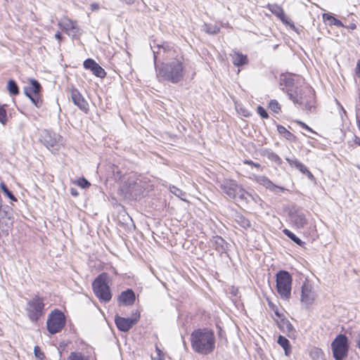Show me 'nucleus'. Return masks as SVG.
I'll use <instances>...</instances> for the list:
<instances>
[{
	"instance_id": "obj_1",
	"label": "nucleus",
	"mask_w": 360,
	"mask_h": 360,
	"mask_svg": "<svg viewBox=\"0 0 360 360\" xmlns=\"http://www.w3.org/2000/svg\"><path fill=\"white\" fill-rule=\"evenodd\" d=\"M157 77L160 81L176 84L184 79L185 66L182 56H176L172 61L155 67Z\"/></svg>"
},
{
	"instance_id": "obj_2",
	"label": "nucleus",
	"mask_w": 360,
	"mask_h": 360,
	"mask_svg": "<svg viewBox=\"0 0 360 360\" xmlns=\"http://www.w3.org/2000/svg\"><path fill=\"white\" fill-rule=\"evenodd\" d=\"M193 349L200 354H211L215 348V336L212 330L198 329L191 335Z\"/></svg>"
},
{
	"instance_id": "obj_3",
	"label": "nucleus",
	"mask_w": 360,
	"mask_h": 360,
	"mask_svg": "<svg viewBox=\"0 0 360 360\" xmlns=\"http://www.w3.org/2000/svg\"><path fill=\"white\" fill-rule=\"evenodd\" d=\"M220 188L224 193L232 199H239L240 200L248 201V197H250L255 202L257 201V199H259L257 195L255 198L253 195L245 191L234 180L224 179L220 184Z\"/></svg>"
},
{
	"instance_id": "obj_4",
	"label": "nucleus",
	"mask_w": 360,
	"mask_h": 360,
	"mask_svg": "<svg viewBox=\"0 0 360 360\" xmlns=\"http://www.w3.org/2000/svg\"><path fill=\"white\" fill-rule=\"evenodd\" d=\"M289 98L296 104L303 105L305 109L311 111L314 108V95L313 91L307 88L304 90L297 88L295 90H288Z\"/></svg>"
},
{
	"instance_id": "obj_5",
	"label": "nucleus",
	"mask_w": 360,
	"mask_h": 360,
	"mask_svg": "<svg viewBox=\"0 0 360 360\" xmlns=\"http://www.w3.org/2000/svg\"><path fill=\"white\" fill-rule=\"evenodd\" d=\"M276 289L280 297L283 300H289L291 296L292 278L289 272L279 271L276 275Z\"/></svg>"
},
{
	"instance_id": "obj_6",
	"label": "nucleus",
	"mask_w": 360,
	"mask_h": 360,
	"mask_svg": "<svg viewBox=\"0 0 360 360\" xmlns=\"http://www.w3.org/2000/svg\"><path fill=\"white\" fill-rule=\"evenodd\" d=\"M95 295L103 302H109L112 297L110 288L108 285V276L106 274L99 275L92 283Z\"/></svg>"
},
{
	"instance_id": "obj_7",
	"label": "nucleus",
	"mask_w": 360,
	"mask_h": 360,
	"mask_svg": "<svg viewBox=\"0 0 360 360\" xmlns=\"http://www.w3.org/2000/svg\"><path fill=\"white\" fill-rule=\"evenodd\" d=\"M154 56L155 67L157 62L160 60H167L169 58H174L176 56H179L176 54L175 49H173L168 43L164 42L162 44H156L155 41L153 45H150Z\"/></svg>"
},
{
	"instance_id": "obj_8",
	"label": "nucleus",
	"mask_w": 360,
	"mask_h": 360,
	"mask_svg": "<svg viewBox=\"0 0 360 360\" xmlns=\"http://www.w3.org/2000/svg\"><path fill=\"white\" fill-rule=\"evenodd\" d=\"M44 300L39 296H34L27 304L26 311L28 318L32 322L37 321L44 314Z\"/></svg>"
},
{
	"instance_id": "obj_9",
	"label": "nucleus",
	"mask_w": 360,
	"mask_h": 360,
	"mask_svg": "<svg viewBox=\"0 0 360 360\" xmlns=\"http://www.w3.org/2000/svg\"><path fill=\"white\" fill-rule=\"evenodd\" d=\"M65 325V318L63 312L55 310L49 316L46 321L47 330L51 334L59 333Z\"/></svg>"
},
{
	"instance_id": "obj_10",
	"label": "nucleus",
	"mask_w": 360,
	"mask_h": 360,
	"mask_svg": "<svg viewBox=\"0 0 360 360\" xmlns=\"http://www.w3.org/2000/svg\"><path fill=\"white\" fill-rule=\"evenodd\" d=\"M333 357L335 360H343L347 355L348 340L345 335H338L331 344Z\"/></svg>"
},
{
	"instance_id": "obj_11",
	"label": "nucleus",
	"mask_w": 360,
	"mask_h": 360,
	"mask_svg": "<svg viewBox=\"0 0 360 360\" xmlns=\"http://www.w3.org/2000/svg\"><path fill=\"white\" fill-rule=\"evenodd\" d=\"M41 84L35 79H30L28 86L24 87L25 94L31 100L32 103L40 108L42 105V100L40 96Z\"/></svg>"
},
{
	"instance_id": "obj_12",
	"label": "nucleus",
	"mask_w": 360,
	"mask_h": 360,
	"mask_svg": "<svg viewBox=\"0 0 360 360\" xmlns=\"http://www.w3.org/2000/svg\"><path fill=\"white\" fill-rule=\"evenodd\" d=\"M58 25L68 35L72 38L77 39L82 34V30L78 26L77 22L68 18L61 19Z\"/></svg>"
},
{
	"instance_id": "obj_13",
	"label": "nucleus",
	"mask_w": 360,
	"mask_h": 360,
	"mask_svg": "<svg viewBox=\"0 0 360 360\" xmlns=\"http://www.w3.org/2000/svg\"><path fill=\"white\" fill-rule=\"evenodd\" d=\"M315 297L313 285L309 281H304L302 286L301 302L308 307L314 302Z\"/></svg>"
},
{
	"instance_id": "obj_14",
	"label": "nucleus",
	"mask_w": 360,
	"mask_h": 360,
	"mask_svg": "<svg viewBox=\"0 0 360 360\" xmlns=\"http://www.w3.org/2000/svg\"><path fill=\"white\" fill-rule=\"evenodd\" d=\"M44 143L48 148L58 149L62 145L63 138L60 135L51 132L45 131L43 136Z\"/></svg>"
},
{
	"instance_id": "obj_15",
	"label": "nucleus",
	"mask_w": 360,
	"mask_h": 360,
	"mask_svg": "<svg viewBox=\"0 0 360 360\" xmlns=\"http://www.w3.org/2000/svg\"><path fill=\"white\" fill-rule=\"evenodd\" d=\"M139 316L134 319L123 318L119 316H115V322L117 328L123 332L129 331L134 325L139 321Z\"/></svg>"
},
{
	"instance_id": "obj_16",
	"label": "nucleus",
	"mask_w": 360,
	"mask_h": 360,
	"mask_svg": "<svg viewBox=\"0 0 360 360\" xmlns=\"http://www.w3.org/2000/svg\"><path fill=\"white\" fill-rule=\"evenodd\" d=\"M84 67L86 69L90 70L94 75L98 77L103 78L106 75L104 69L102 68L93 59L88 58L84 62Z\"/></svg>"
},
{
	"instance_id": "obj_17",
	"label": "nucleus",
	"mask_w": 360,
	"mask_h": 360,
	"mask_svg": "<svg viewBox=\"0 0 360 360\" xmlns=\"http://www.w3.org/2000/svg\"><path fill=\"white\" fill-rule=\"evenodd\" d=\"M254 180L257 184L263 186L271 191L277 192V191H284V188L275 185L269 178L264 175H255L254 176Z\"/></svg>"
},
{
	"instance_id": "obj_18",
	"label": "nucleus",
	"mask_w": 360,
	"mask_h": 360,
	"mask_svg": "<svg viewBox=\"0 0 360 360\" xmlns=\"http://www.w3.org/2000/svg\"><path fill=\"white\" fill-rule=\"evenodd\" d=\"M71 98L73 103L75 105H77L82 111L87 112L89 110V104L77 89L72 90Z\"/></svg>"
},
{
	"instance_id": "obj_19",
	"label": "nucleus",
	"mask_w": 360,
	"mask_h": 360,
	"mask_svg": "<svg viewBox=\"0 0 360 360\" xmlns=\"http://www.w3.org/2000/svg\"><path fill=\"white\" fill-rule=\"evenodd\" d=\"M286 161L289 163V165L292 167H295L297 169H298L300 172H302L303 174H305L309 179L314 180V176L311 174L310 171L308 170V169L306 167L305 165H304L302 162H300L296 158H286Z\"/></svg>"
},
{
	"instance_id": "obj_20",
	"label": "nucleus",
	"mask_w": 360,
	"mask_h": 360,
	"mask_svg": "<svg viewBox=\"0 0 360 360\" xmlns=\"http://www.w3.org/2000/svg\"><path fill=\"white\" fill-rule=\"evenodd\" d=\"M135 301V294L132 290L128 289L121 293L119 297V302L124 305H131Z\"/></svg>"
},
{
	"instance_id": "obj_21",
	"label": "nucleus",
	"mask_w": 360,
	"mask_h": 360,
	"mask_svg": "<svg viewBox=\"0 0 360 360\" xmlns=\"http://www.w3.org/2000/svg\"><path fill=\"white\" fill-rule=\"evenodd\" d=\"M233 63L236 66H240L245 65L248 63V59L247 56L243 55L242 53L239 51H233L232 53L230 54Z\"/></svg>"
},
{
	"instance_id": "obj_22",
	"label": "nucleus",
	"mask_w": 360,
	"mask_h": 360,
	"mask_svg": "<svg viewBox=\"0 0 360 360\" xmlns=\"http://www.w3.org/2000/svg\"><path fill=\"white\" fill-rule=\"evenodd\" d=\"M294 224L299 229L304 228L307 224L306 216L302 212H297L291 217Z\"/></svg>"
},
{
	"instance_id": "obj_23",
	"label": "nucleus",
	"mask_w": 360,
	"mask_h": 360,
	"mask_svg": "<svg viewBox=\"0 0 360 360\" xmlns=\"http://www.w3.org/2000/svg\"><path fill=\"white\" fill-rule=\"evenodd\" d=\"M278 326L283 333L288 334V336L294 335L295 330L291 323L288 319H281L278 323Z\"/></svg>"
},
{
	"instance_id": "obj_24",
	"label": "nucleus",
	"mask_w": 360,
	"mask_h": 360,
	"mask_svg": "<svg viewBox=\"0 0 360 360\" xmlns=\"http://www.w3.org/2000/svg\"><path fill=\"white\" fill-rule=\"evenodd\" d=\"M268 9L278 18H281L285 13L281 6L277 4H269Z\"/></svg>"
},
{
	"instance_id": "obj_25",
	"label": "nucleus",
	"mask_w": 360,
	"mask_h": 360,
	"mask_svg": "<svg viewBox=\"0 0 360 360\" xmlns=\"http://www.w3.org/2000/svg\"><path fill=\"white\" fill-rule=\"evenodd\" d=\"M323 18L324 20L328 21L330 25H335L339 27L344 26L342 22L340 20L336 19L335 18H334L333 16H332L330 14L324 13L323 15Z\"/></svg>"
},
{
	"instance_id": "obj_26",
	"label": "nucleus",
	"mask_w": 360,
	"mask_h": 360,
	"mask_svg": "<svg viewBox=\"0 0 360 360\" xmlns=\"http://www.w3.org/2000/svg\"><path fill=\"white\" fill-rule=\"evenodd\" d=\"M202 30L210 34H217L220 28L217 25L205 23L202 26Z\"/></svg>"
},
{
	"instance_id": "obj_27",
	"label": "nucleus",
	"mask_w": 360,
	"mask_h": 360,
	"mask_svg": "<svg viewBox=\"0 0 360 360\" xmlns=\"http://www.w3.org/2000/svg\"><path fill=\"white\" fill-rule=\"evenodd\" d=\"M214 242L215 244V248L219 252H223L225 250L226 243L225 240L220 236L214 237Z\"/></svg>"
},
{
	"instance_id": "obj_28",
	"label": "nucleus",
	"mask_w": 360,
	"mask_h": 360,
	"mask_svg": "<svg viewBox=\"0 0 360 360\" xmlns=\"http://www.w3.org/2000/svg\"><path fill=\"white\" fill-rule=\"evenodd\" d=\"M7 88L10 94L12 95H17L19 94V88L16 82L13 79L8 82Z\"/></svg>"
},
{
	"instance_id": "obj_29",
	"label": "nucleus",
	"mask_w": 360,
	"mask_h": 360,
	"mask_svg": "<svg viewBox=\"0 0 360 360\" xmlns=\"http://www.w3.org/2000/svg\"><path fill=\"white\" fill-rule=\"evenodd\" d=\"M283 233L296 244L302 246V244L304 243L297 236H296L293 233H292L288 229H284Z\"/></svg>"
},
{
	"instance_id": "obj_30",
	"label": "nucleus",
	"mask_w": 360,
	"mask_h": 360,
	"mask_svg": "<svg viewBox=\"0 0 360 360\" xmlns=\"http://www.w3.org/2000/svg\"><path fill=\"white\" fill-rule=\"evenodd\" d=\"M68 360H89V357L81 352H71L68 357Z\"/></svg>"
},
{
	"instance_id": "obj_31",
	"label": "nucleus",
	"mask_w": 360,
	"mask_h": 360,
	"mask_svg": "<svg viewBox=\"0 0 360 360\" xmlns=\"http://www.w3.org/2000/svg\"><path fill=\"white\" fill-rule=\"evenodd\" d=\"M277 129L279 134L283 136L286 139L290 140L293 136L292 134L288 131L286 128L281 125H278Z\"/></svg>"
},
{
	"instance_id": "obj_32",
	"label": "nucleus",
	"mask_w": 360,
	"mask_h": 360,
	"mask_svg": "<svg viewBox=\"0 0 360 360\" xmlns=\"http://www.w3.org/2000/svg\"><path fill=\"white\" fill-rule=\"evenodd\" d=\"M1 188L3 191V193L11 200L13 201H17L16 198L14 196V195L8 190L7 186L5 184L1 183Z\"/></svg>"
},
{
	"instance_id": "obj_33",
	"label": "nucleus",
	"mask_w": 360,
	"mask_h": 360,
	"mask_svg": "<svg viewBox=\"0 0 360 360\" xmlns=\"http://www.w3.org/2000/svg\"><path fill=\"white\" fill-rule=\"evenodd\" d=\"M236 221L241 227L244 229L250 227V221L243 216H238V219H236Z\"/></svg>"
},
{
	"instance_id": "obj_34",
	"label": "nucleus",
	"mask_w": 360,
	"mask_h": 360,
	"mask_svg": "<svg viewBox=\"0 0 360 360\" xmlns=\"http://www.w3.org/2000/svg\"><path fill=\"white\" fill-rule=\"evenodd\" d=\"M278 343L285 349V353H287V349L290 346L288 340L285 337L280 335L278 338Z\"/></svg>"
},
{
	"instance_id": "obj_35",
	"label": "nucleus",
	"mask_w": 360,
	"mask_h": 360,
	"mask_svg": "<svg viewBox=\"0 0 360 360\" xmlns=\"http://www.w3.org/2000/svg\"><path fill=\"white\" fill-rule=\"evenodd\" d=\"M279 19L282 21L283 23L290 26L293 30L295 29L292 20L289 17L286 16L285 13L281 18H279Z\"/></svg>"
},
{
	"instance_id": "obj_36",
	"label": "nucleus",
	"mask_w": 360,
	"mask_h": 360,
	"mask_svg": "<svg viewBox=\"0 0 360 360\" xmlns=\"http://www.w3.org/2000/svg\"><path fill=\"white\" fill-rule=\"evenodd\" d=\"M34 353L37 360H44L45 358L44 353L40 349L39 346H35L34 348Z\"/></svg>"
},
{
	"instance_id": "obj_37",
	"label": "nucleus",
	"mask_w": 360,
	"mask_h": 360,
	"mask_svg": "<svg viewBox=\"0 0 360 360\" xmlns=\"http://www.w3.org/2000/svg\"><path fill=\"white\" fill-rule=\"evenodd\" d=\"M269 108L274 112H278L280 110V105L276 100H271L269 102Z\"/></svg>"
},
{
	"instance_id": "obj_38",
	"label": "nucleus",
	"mask_w": 360,
	"mask_h": 360,
	"mask_svg": "<svg viewBox=\"0 0 360 360\" xmlns=\"http://www.w3.org/2000/svg\"><path fill=\"white\" fill-rule=\"evenodd\" d=\"M6 122H7L6 111L3 106L0 105V122L4 125V124H6Z\"/></svg>"
},
{
	"instance_id": "obj_39",
	"label": "nucleus",
	"mask_w": 360,
	"mask_h": 360,
	"mask_svg": "<svg viewBox=\"0 0 360 360\" xmlns=\"http://www.w3.org/2000/svg\"><path fill=\"white\" fill-rule=\"evenodd\" d=\"M170 191L174 195H175L176 196H177L181 199H183V197L185 195L184 192H183L181 190H180L179 188H178L175 186L170 187Z\"/></svg>"
},
{
	"instance_id": "obj_40",
	"label": "nucleus",
	"mask_w": 360,
	"mask_h": 360,
	"mask_svg": "<svg viewBox=\"0 0 360 360\" xmlns=\"http://www.w3.org/2000/svg\"><path fill=\"white\" fill-rule=\"evenodd\" d=\"M268 158L272 161L277 162L278 164L281 163V159L280 158V157L274 152L269 153Z\"/></svg>"
},
{
	"instance_id": "obj_41",
	"label": "nucleus",
	"mask_w": 360,
	"mask_h": 360,
	"mask_svg": "<svg viewBox=\"0 0 360 360\" xmlns=\"http://www.w3.org/2000/svg\"><path fill=\"white\" fill-rule=\"evenodd\" d=\"M78 185L82 188H89L90 186V183L84 178L80 179L78 180Z\"/></svg>"
},
{
	"instance_id": "obj_42",
	"label": "nucleus",
	"mask_w": 360,
	"mask_h": 360,
	"mask_svg": "<svg viewBox=\"0 0 360 360\" xmlns=\"http://www.w3.org/2000/svg\"><path fill=\"white\" fill-rule=\"evenodd\" d=\"M257 112L259 114V115L262 118H268L269 117L268 113L266 112L265 109L264 108H262V106L257 107Z\"/></svg>"
},
{
	"instance_id": "obj_43",
	"label": "nucleus",
	"mask_w": 360,
	"mask_h": 360,
	"mask_svg": "<svg viewBox=\"0 0 360 360\" xmlns=\"http://www.w3.org/2000/svg\"><path fill=\"white\" fill-rule=\"evenodd\" d=\"M296 122L302 128L308 130L311 133H314V131L311 129L309 126H307L305 123H304L302 121L297 120Z\"/></svg>"
},
{
	"instance_id": "obj_44",
	"label": "nucleus",
	"mask_w": 360,
	"mask_h": 360,
	"mask_svg": "<svg viewBox=\"0 0 360 360\" xmlns=\"http://www.w3.org/2000/svg\"><path fill=\"white\" fill-rule=\"evenodd\" d=\"M244 164L252 165L257 168L260 167V165L259 163H255V162H252V160H244Z\"/></svg>"
},
{
	"instance_id": "obj_45",
	"label": "nucleus",
	"mask_w": 360,
	"mask_h": 360,
	"mask_svg": "<svg viewBox=\"0 0 360 360\" xmlns=\"http://www.w3.org/2000/svg\"><path fill=\"white\" fill-rule=\"evenodd\" d=\"M156 352L158 355V360H163V354L161 350L158 348V347H156Z\"/></svg>"
},
{
	"instance_id": "obj_46",
	"label": "nucleus",
	"mask_w": 360,
	"mask_h": 360,
	"mask_svg": "<svg viewBox=\"0 0 360 360\" xmlns=\"http://www.w3.org/2000/svg\"><path fill=\"white\" fill-rule=\"evenodd\" d=\"M55 37H56V39L57 40H58L59 41H60L62 40V39H63V37H62V35H61L60 32H56V34H55Z\"/></svg>"
},
{
	"instance_id": "obj_47",
	"label": "nucleus",
	"mask_w": 360,
	"mask_h": 360,
	"mask_svg": "<svg viewBox=\"0 0 360 360\" xmlns=\"http://www.w3.org/2000/svg\"><path fill=\"white\" fill-rule=\"evenodd\" d=\"M284 81L285 82L286 86H288L292 84V79L290 78L285 79Z\"/></svg>"
},
{
	"instance_id": "obj_48",
	"label": "nucleus",
	"mask_w": 360,
	"mask_h": 360,
	"mask_svg": "<svg viewBox=\"0 0 360 360\" xmlns=\"http://www.w3.org/2000/svg\"><path fill=\"white\" fill-rule=\"evenodd\" d=\"M122 2L125 3L127 4L131 5L135 2V0H120Z\"/></svg>"
},
{
	"instance_id": "obj_49",
	"label": "nucleus",
	"mask_w": 360,
	"mask_h": 360,
	"mask_svg": "<svg viewBox=\"0 0 360 360\" xmlns=\"http://www.w3.org/2000/svg\"><path fill=\"white\" fill-rule=\"evenodd\" d=\"M356 74L359 77H360V60L357 63L356 66Z\"/></svg>"
},
{
	"instance_id": "obj_50",
	"label": "nucleus",
	"mask_w": 360,
	"mask_h": 360,
	"mask_svg": "<svg viewBox=\"0 0 360 360\" xmlns=\"http://www.w3.org/2000/svg\"><path fill=\"white\" fill-rule=\"evenodd\" d=\"M71 194H72V195L76 196V195H77V192L74 191H73V189H72V191H71Z\"/></svg>"
},
{
	"instance_id": "obj_51",
	"label": "nucleus",
	"mask_w": 360,
	"mask_h": 360,
	"mask_svg": "<svg viewBox=\"0 0 360 360\" xmlns=\"http://www.w3.org/2000/svg\"><path fill=\"white\" fill-rule=\"evenodd\" d=\"M357 124H358L359 129V130H360V120H359L357 121Z\"/></svg>"
},
{
	"instance_id": "obj_52",
	"label": "nucleus",
	"mask_w": 360,
	"mask_h": 360,
	"mask_svg": "<svg viewBox=\"0 0 360 360\" xmlns=\"http://www.w3.org/2000/svg\"><path fill=\"white\" fill-rule=\"evenodd\" d=\"M275 314L276 316H278V317L280 316V314H278V312L277 311H275Z\"/></svg>"
},
{
	"instance_id": "obj_53",
	"label": "nucleus",
	"mask_w": 360,
	"mask_h": 360,
	"mask_svg": "<svg viewBox=\"0 0 360 360\" xmlns=\"http://www.w3.org/2000/svg\"><path fill=\"white\" fill-rule=\"evenodd\" d=\"M351 28H352V29H355V28H356V25H352L351 26Z\"/></svg>"
}]
</instances>
